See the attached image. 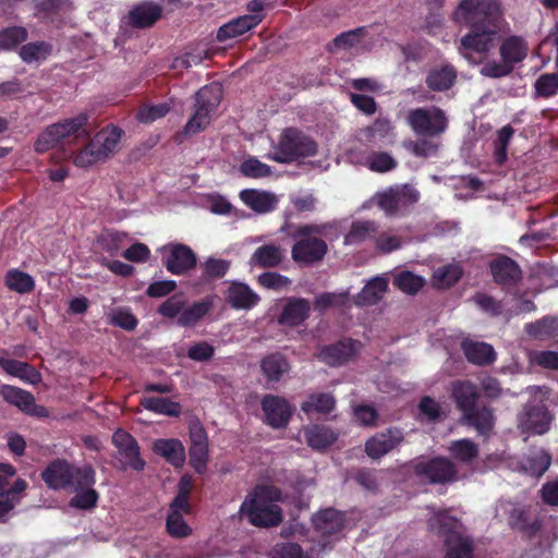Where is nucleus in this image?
Here are the masks:
<instances>
[{
	"instance_id": "52",
	"label": "nucleus",
	"mask_w": 558,
	"mask_h": 558,
	"mask_svg": "<svg viewBox=\"0 0 558 558\" xmlns=\"http://www.w3.org/2000/svg\"><path fill=\"white\" fill-rule=\"evenodd\" d=\"M368 29L366 26H360L354 29L343 32L336 36L332 40L337 49H350L360 45L367 36Z\"/></svg>"
},
{
	"instance_id": "18",
	"label": "nucleus",
	"mask_w": 558,
	"mask_h": 558,
	"mask_svg": "<svg viewBox=\"0 0 558 558\" xmlns=\"http://www.w3.org/2000/svg\"><path fill=\"white\" fill-rule=\"evenodd\" d=\"M311 302L304 298H288L277 318L278 325L288 328H295L303 325L311 314Z\"/></svg>"
},
{
	"instance_id": "6",
	"label": "nucleus",
	"mask_w": 558,
	"mask_h": 558,
	"mask_svg": "<svg viewBox=\"0 0 558 558\" xmlns=\"http://www.w3.org/2000/svg\"><path fill=\"white\" fill-rule=\"evenodd\" d=\"M327 225L306 223L298 226L291 236L295 243L291 250L292 259L300 265H313L324 259L328 252L327 243L320 238Z\"/></svg>"
},
{
	"instance_id": "45",
	"label": "nucleus",
	"mask_w": 558,
	"mask_h": 558,
	"mask_svg": "<svg viewBox=\"0 0 558 558\" xmlns=\"http://www.w3.org/2000/svg\"><path fill=\"white\" fill-rule=\"evenodd\" d=\"M211 301L195 302L191 306L182 310L178 317V324L182 327H190L202 319L211 308Z\"/></svg>"
},
{
	"instance_id": "54",
	"label": "nucleus",
	"mask_w": 558,
	"mask_h": 558,
	"mask_svg": "<svg viewBox=\"0 0 558 558\" xmlns=\"http://www.w3.org/2000/svg\"><path fill=\"white\" fill-rule=\"evenodd\" d=\"M472 301L482 312L490 317H498L502 314V301L497 300L485 292H476L472 296Z\"/></svg>"
},
{
	"instance_id": "32",
	"label": "nucleus",
	"mask_w": 558,
	"mask_h": 558,
	"mask_svg": "<svg viewBox=\"0 0 558 558\" xmlns=\"http://www.w3.org/2000/svg\"><path fill=\"white\" fill-rule=\"evenodd\" d=\"M549 416L544 407L533 405L525 412V418L521 421L522 428L534 435H543L549 429Z\"/></svg>"
},
{
	"instance_id": "36",
	"label": "nucleus",
	"mask_w": 558,
	"mask_h": 558,
	"mask_svg": "<svg viewBox=\"0 0 558 558\" xmlns=\"http://www.w3.org/2000/svg\"><path fill=\"white\" fill-rule=\"evenodd\" d=\"M526 333L537 340H547L558 336V318L544 316L543 318L525 325Z\"/></svg>"
},
{
	"instance_id": "2",
	"label": "nucleus",
	"mask_w": 558,
	"mask_h": 558,
	"mask_svg": "<svg viewBox=\"0 0 558 558\" xmlns=\"http://www.w3.org/2000/svg\"><path fill=\"white\" fill-rule=\"evenodd\" d=\"M450 398L468 426L484 437L492 434L496 423L495 411L490 405L480 404L481 390L476 384L470 379L451 381Z\"/></svg>"
},
{
	"instance_id": "49",
	"label": "nucleus",
	"mask_w": 558,
	"mask_h": 558,
	"mask_svg": "<svg viewBox=\"0 0 558 558\" xmlns=\"http://www.w3.org/2000/svg\"><path fill=\"white\" fill-rule=\"evenodd\" d=\"M231 263L222 258L208 257L202 264V280L204 282L215 281L226 276Z\"/></svg>"
},
{
	"instance_id": "39",
	"label": "nucleus",
	"mask_w": 558,
	"mask_h": 558,
	"mask_svg": "<svg viewBox=\"0 0 558 558\" xmlns=\"http://www.w3.org/2000/svg\"><path fill=\"white\" fill-rule=\"evenodd\" d=\"M72 489L76 494L70 499V507L80 510H92L96 508L99 500V494L94 488V485L78 487V485L75 484Z\"/></svg>"
},
{
	"instance_id": "53",
	"label": "nucleus",
	"mask_w": 558,
	"mask_h": 558,
	"mask_svg": "<svg viewBox=\"0 0 558 558\" xmlns=\"http://www.w3.org/2000/svg\"><path fill=\"white\" fill-rule=\"evenodd\" d=\"M425 281L422 277L404 270L401 271L395 279L393 284L402 292L413 295L416 294L424 286Z\"/></svg>"
},
{
	"instance_id": "19",
	"label": "nucleus",
	"mask_w": 558,
	"mask_h": 558,
	"mask_svg": "<svg viewBox=\"0 0 558 558\" xmlns=\"http://www.w3.org/2000/svg\"><path fill=\"white\" fill-rule=\"evenodd\" d=\"M508 524L512 530L521 532L526 538H534L543 527V520L522 506H513L508 511Z\"/></svg>"
},
{
	"instance_id": "28",
	"label": "nucleus",
	"mask_w": 558,
	"mask_h": 558,
	"mask_svg": "<svg viewBox=\"0 0 558 558\" xmlns=\"http://www.w3.org/2000/svg\"><path fill=\"white\" fill-rule=\"evenodd\" d=\"M462 350L466 360L475 365H490L496 360L494 348L485 342L465 340Z\"/></svg>"
},
{
	"instance_id": "23",
	"label": "nucleus",
	"mask_w": 558,
	"mask_h": 558,
	"mask_svg": "<svg viewBox=\"0 0 558 558\" xmlns=\"http://www.w3.org/2000/svg\"><path fill=\"white\" fill-rule=\"evenodd\" d=\"M260 371L268 387H274L289 373L290 364L283 354L279 352L270 353L262 359Z\"/></svg>"
},
{
	"instance_id": "9",
	"label": "nucleus",
	"mask_w": 558,
	"mask_h": 558,
	"mask_svg": "<svg viewBox=\"0 0 558 558\" xmlns=\"http://www.w3.org/2000/svg\"><path fill=\"white\" fill-rule=\"evenodd\" d=\"M122 134L123 131L118 126L112 125L102 129L74 156V165L80 168H87L106 160L116 151Z\"/></svg>"
},
{
	"instance_id": "48",
	"label": "nucleus",
	"mask_w": 558,
	"mask_h": 558,
	"mask_svg": "<svg viewBox=\"0 0 558 558\" xmlns=\"http://www.w3.org/2000/svg\"><path fill=\"white\" fill-rule=\"evenodd\" d=\"M558 95V72L543 73L534 83V97L548 99Z\"/></svg>"
},
{
	"instance_id": "42",
	"label": "nucleus",
	"mask_w": 558,
	"mask_h": 558,
	"mask_svg": "<svg viewBox=\"0 0 558 558\" xmlns=\"http://www.w3.org/2000/svg\"><path fill=\"white\" fill-rule=\"evenodd\" d=\"M307 445L313 449H325L337 440V435L328 427L313 425L305 430Z\"/></svg>"
},
{
	"instance_id": "7",
	"label": "nucleus",
	"mask_w": 558,
	"mask_h": 558,
	"mask_svg": "<svg viewBox=\"0 0 558 558\" xmlns=\"http://www.w3.org/2000/svg\"><path fill=\"white\" fill-rule=\"evenodd\" d=\"M318 151L317 143L296 128H286L267 158L278 163H292L300 159L314 157Z\"/></svg>"
},
{
	"instance_id": "14",
	"label": "nucleus",
	"mask_w": 558,
	"mask_h": 558,
	"mask_svg": "<svg viewBox=\"0 0 558 558\" xmlns=\"http://www.w3.org/2000/svg\"><path fill=\"white\" fill-rule=\"evenodd\" d=\"M264 413V422L275 428H286L294 413V407L283 397L278 395H265L260 400Z\"/></svg>"
},
{
	"instance_id": "21",
	"label": "nucleus",
	"mask_w": 558,
	"mask_h": 558,
	"mask_svg": "<svg viewBox=\"0 0 558 558\" xmlns=\"http://www.w3.org/2000/svg\"><path fill=\"white\" fill-rule=\"evenodd\" d=\"M459 520L447 511L437 512L428 520L429 530L442 536L446 545L465 539L459 532Z\"/></svg>"
},
{
	"instance_id": "12",
	"label": "nucleus",
	"mask_w": 558,
	"mask_h": 558,
	"mask_svg": "<svg viewBox=\"0 0 558 558\" xmlns=\"http://www.w3.org/2000/svg\"><path fill=\"white\" fill-rule=\"evenodd\" d=\"M493 281L508 294L517 295L523 279L520 265L511 257L500 254L489 262Z\"/></svg>"
},
{
	"instance_id": "62",
	"label": "nucleus",
	"mask_w": 558,
	"mask_h": 558,
	"mask_svg": "<svg viewBox=\"0 0 558 558\" xmlns=\"http://www.w3.org/2000/svg\"><path fill=\"white\" fill-rule=\"evenodd\" d=\"M258 283L266 289L279 291L288 288L291 280L279 272L267 271L258 277Z\"/></svg>"
},
{
	"instance_id": "22",
	"label": "nucleus",
	"mask_w": 558,
	"mask_h": 558,
	"mask_svg": "<svg viewBox=\"0 0 558 558\" xmlns=\"http://www.w3.org/2000/svg\"><path fill=\"white\" fill-rule=\"evenodd\" d=\"M162 14V8L153 1H144L129 12V23L135 28L153 26Z\"/></svg>"
},
{
	"instance_id": "50",
	"label": "nucleus",
	"mask_w": 558,
	"mask_h": 558,
	"mask_svg": "<svg viewBox=\"0 0 558 558\" xmlns=\"http://www.w3.org/2000/svg\"><path fill=\"white\" fill-rule=\"evenodd\" d=\"M1 392L3 399L8 403L15 405L24 413L29 408V405L33 404L34 401V396L29 391H26L15 386H3Z\"/></svg>"
},
{
	"instance_id": "61",
	"label": "nucleus",
	"mask_w": 558,
	"mask_h": 558,
	"mask_svg": "<svg viewBox=\"0 0 558 558\" xmlns=\"http://www.w3.org/2000/svg\"><path fill=\"white\" fill-rule=\"evenodd\" d=\"M397 197L399 208L409 207L416 204L420 201L421 194L416 187L405 183L399 186L392 187Z\"/></svg>"
},
{
	"instance_id": "59",
	"label": "nucleus",
	"mask_w": 558,
	"mask_h": 558,
	"mask_svg": "<svg viewBox=\"0 0 558 558\" xmlns=\"http://www.w3.org/2000/svg\"><path fill=\"white\" fill-rule=\"evenodd\" d=\"M190 465L198 474L207 470L208 445H191L189 448Z\"/></svg>"
},
{
	"instance_id": "43",
	"label": "nucleus",
	"mask_w": 558,
	"mask_h": 558,
	"mask_svg": "<svg viewBox=\"0 0 558 558\" xmlns=\"http://www.w3.org/2000/svg\"><path fill=\"white\" fill-rule=\"evenodd\" d=\"M28 38V31L24 26H8L0 29V52L12 51Z\"/></svg>"
},
{
	"instance_id": "8",
	"label": "nucleus",
	"mask_w": 558,
	"mask_h": 558,
	"mask_svg": "<svg viewBox=\"0 0 558 558\" xmlns=\"http://www.w3.org/2000/svg\"><path fill=\"white\" fill-rule=\"evenodd\" d=\"M222 92L217 86H204L195 95V111L183 130L175 135V141L182 143L187 136L204 131L210 123L211 116L220 105Z\"/></svg>"
},
{
	"instance_id": "4",
	"label": "nucleus",
	"mask_w": 558,
	"mask_h": 558,
	"mask_svg": "<svg viewBox=\"0 0 558 558\" xmlns=\"http://www.w3.org/2000/svg\"><path fill=\"white\" fill-rule=\"evenodd\" d=\"M41 480L53 490L72 489L75 484L78 487L95 485L96 471L90 464L75 466L68 460L58 458L49 462L41 473Z\"/></svg>"
},
{
	"instance_id": "33",
	"label": "nucleus",
	"mask_w": 558,
	"mask_h": 558,
	"mask_svg": "<svg viewBox=\"0 0 558 558\" xmlns=\"http://www.w3.org/2000/svg\"><path fill=\"white\" fill-rule=\"evenodd\" d=\"M240 198L256 213H268L275 208L277 203L275 195L256 190H243L240 193Z\"/></svg>"
},
{
	"instance_id": "55",
	"label": "nucleus",
	"mask_w": 558,
	"mask_h": 558,
	"mask_svg": "<svg viewBox=\"0 0 558 558\" xmlns=\"http://www.w3.org/2000/svg\"><path fill=\"white\" fill-rule=\"evenodd\" d=\"M392 128L388 120L376 119L369 126L363 130L364 136L368 143L378 145L391 132Z\"/></svg>"
},
{
	"instance_id": "41",
	"label": "nucleus",
	"mask_w": 558,
	"mask_h": 558,
	"mask_svg": "<svg viewBox=\"0 0 558 558\" xmlns=\"http://www.w3.org/2000/svg\"><path fill=\"white\" fill-rule=\"evenodd\" d=\"M377 233V225L374 221H354L344 236V244L357 245Z\"/></svg>"
},
{
	"instance_id": "3",
	"label": "nucleus",
	"mask_w": 558,
	"mask_h": 558,
	"mask_svg": "<svg viewBox=\"0 0 558 558\" xmlns=\"http://www.w3.org/2000/svg\"><path fill=\"white\" fill-rule=\"evenodd\" d=\"M282 492L274 485H257L241 505L248 522L257 527H275L283 520L282 509L277 505Z\"/></svg>"
},
{
	"instance_id": "31",
	"label": "nucleus",
	"mask_w": 558,
	"mask_h": 558,
	"mask_svg": "<svg viewBox=\"0 0 558 558\" xmlns=\"http://www.w3.org/2000/svg\"><path fill=\"white\" fill-rule=\"evenodd\" d=\"M284 258L283 250L276 244H264L255 250L251 257V264L259 268H275Z\"/></svg>"
},
{
	"instance_id": "16",
	"label": "nucleus",
	"mask_w": 558,
	"mask_h": 558,
	"mask_svg": "<svg viewBox=\"0 0 558 558\" xmlns=\"http://www.w3.org/2000/svg\"><path fill=\"white\" fill-rule=\"evenodd\" d=\"M403 441V430L391 426L369 437L365 441L364 451L371 459L378 460L397 449Z\"/></svg>"
},
{
	"instance_id": "5",
	"label": "nucleus",
	"mask_w": 558,
	"mask_h": 558,
	"mask_svg": "<svg viewBox=\"0 0 558 558\" xmlns=\"http://www.w3.org/2000/svg\"><path fill=\"white\" fill-rule=\"evenodd\" d=\"M89 116L82 112L76 117L68 118L47 126L38 134L34 143L35 151L44 154L63 142L87 140L89 137V132L86 128Z\"/></svg>"
},
{
	"instance_id": "40",
	"label": "nucleus",
	"mask_w": 558,
	"mask_h": 558,
	"mask_svg": "<svg viewBox=\"0 0 558 558\" xmlns=\"http://www.w3.org/2000/svg\"><path fill=\"white\" fill-rule=\"evenodd\" d=\"M52 48L50 43L44 40L27 43L20 48L19 56L27 64L40 62L51 54Z\"/></svg>"
},
{
	"instance_id": "24",
	"label": "nucleus",
	"mask_w": 558,
	"mask_h": 558,
	"mask_svg": "<svg viewBox=\"0 0 558 558\" xmlns=\"http://www.w3.org/2000/svg\"><path fill=\"white\" fill-rule=\"evenodd\" d=\"M529 53L527 41L519 35H510L506 37L499 46V54L502 61L509 65L522 62Z\"/></svg>"
},
{
	"instance_id": "30",
	"label": "nucleus",
	"mask_w": 558,
	"mask_h": 558,
	"mask_svg": "<svg viewBox=\"0 0 558 558\" xmlns=\"http://www.w3.org/2000/svg\"><path fill=\"white\" fill-rule=\"evenodd\" d=\"M388 289V281L383 277H375L369 280L355 296L357 306H372L377 304Z\"/></svg>"
},
{
	"instance_id": "27",
	"label": "nucleus",
	"mask_w": 558,
	"mask_h": 558,
	"mask_svg": "<svg viewBox=\"0 0 558 558\" xmlns=\"http://www.w3.org/2000/svg\"><path fill=\"white\" fill-rule=\"evenodd\" d=\"M457 81V71L450 65L432 68L425 78V83L430 90L446 92L450 89Z\"/></svg>"
},
{
	"instance_id": "60",
	"label": "nucleus",
	"mask_w": 558,
	"mask_h": 558,
	"mask_svg": "<svg viewBox=\"0 0 558 558\" xmlns=\"http://www.w3.org/2000/svg\"><path fill=\"white\" fill-rule=\"evenodd\" d=\"M368 168L374 172H388L397 167V161L388 153H372L367 158Z\"/></svg>"
},
{
	"instance_id": "15",
	"label": "nucleus",
	"mask_w": 558,
	"mask_h": 558,
	"mask_svg": "<svg viewBox=\"0 0 558 558\" xmlns=\"http://www.w3.org/2000/svg\"><path fill=\"white\" fill-rule=\"evenodd\" d=\"M112 445L118 449L120 456L124 459L121 470L131 469L133 471H143L146 462L141 457V448L137 440L129 432L118 428L112 437Z\"/></svg>"
},
{
	"instance_id": "47",
	"label": "nucleus",
	"mask_w": 558,
	"mask_h": 558,
	"mask_svg": "<svg viewBox=\"0 0 558 558\" xmlns=\"http://www.w3.org/2000/svg\"><path fill=\"white\" fill-rule=\"evenodd\" d=\"M514 135V129L507 124L497 131L494 140V159L496 163L504 165L508 158V147Z\"/></svg>"
},
{
	"instance_id": "57",
	"label": "nucleus",
	"mask_w": 558,
	"mask_h": 558,
	"mask_svg": "<svg viewBox=\"0 0 558 558\" xmlns=\"http://www.w3.org/2000/svg\"><path fill=\"white\" fill-rule=\"evenodd\" d=\"M108 322L112 326L120 327L126 331L134 330L138 325L136 316L125 307H119L109 315Z\"/></svg>"
},
{
	"instance_id": "34",
	"label": "nucleus",
	"mask_w": 558,
	"mask_h": 558,
	"mask_svg": "<svg viewBox=\"0 0 558 558\" xmlns=\"http://www.w3.org/2000/svg\"><path fill=\"white\" fill-rule=\"evenodd\" d=\"M140 404L147 411L156 414L179 417L182 413V407L179 402L163 397H144Z\"/></svg>"
},
{
	"instance_id": "38",
	"label": "nucleus",
	"mask_w": 558,
	"mask_h": 558,
	"mask_svg": "<svg viewBox=\"0 0 558 558\" xmlns=\"http://www.w3.org/2000/svg\"><path fill=\"white\" fill-rule=\"evenodd\" d=\"M450 456L461 463H471L478 457V446L469 438L452 440L448 447Z\"/></svg>"
},
{
	"instance_id": "26",
	"label": "nucleus",
	"mask_w": 558,
	"mask_h": 558,
	"mask_svg": "<svg viewBox=\"0 0 558 558\" xmlns=\"http://www.w3.org/2000/svg\"><path fill=\"white\" fill-rule=\"evenodd\" d=\"M153 450L174 468H181L184 464L185 449L179 439H157L154 442Z\"/></svg>"
},
{
	"instance_id": "25",
	"label": "nucleus",
	"mask_w": 558,
	"mask_h": 558,
	"mask_svg": "<svg viewBox=\"0 0 558 558\" xmlns=\"http://www.w3.org/2000/svg\"><path fill=\"white\" fill-rule=\"evenodd\" d=\"M259 300L258 294L242 282H232L227 291V302L235 310L253 308Z\"/></svg>"
},
{
	"instance_id": "11",
	"label": "nucleus",
	"mask_w": 558,
	"mask_h": 558,
	"mask_svg": "<svg viewBox=\"0 0 558 558\" xmlns=\"http://www.w3.org/2000/svg\"><path fill=\"white\" fill-rule=\"evenodd\" d=\"M407 120L413 132L422 136H439L448 128L445 111L436 106L412 109L409 111Z\"/></svg>"
},
{
	"instance_id": "63",
	"label": "nucleus",
	"mask_w": 558,
	"mask_h": 558,
	"mask_svg": "<svg viewBox=\"0 0 558 558\" xmlns=\"http://www.w3.org/2000/svg\"><path fill=\"white\" fill-rule=\"evenodd\" d=\"M513 71L512 65H509L505 61L490 60L487 61L481 69V74L490 78L505 77L511 74Z\"/></svg>"
},
{
	"instance_id": "13",
	"label": "nucleus",
	"mask_w": 558,
	"mask_h": 558,
	"mask_svg": "<svg viewBox=\"0 0 558 558\" xmlns=\"http://www.w3.org/2000/svg\"><path fill=\"white\" fill-rule=\"evenodd\" d=\"M416 476L425 478L430 484H446L457 478L454 463L445 457H434L417 461L413 465Z\"/></svg>"
},
{
	"instance_id": "10",
	"label": "nucleus",
	"mask_w": 558,
	"mask_h": 558,
	"mask_svg": "<svg viewBox=\"0 0 558 558\" xmlns=\"http://www.w3.org/2000/svg\"><path fill=\"white\" fill-rule=\"evenodd\" d=\"M267 0H252L246 4L247 14L232 19L219 27L216 39L219 43L234 39L258 26L266 17Z\"/></svg>"
},
{
	"instance_id": "58",
	"label": "nucleus",
	"mask_w": 558,
	"mask_h": 558,
	"mask_svg": "<svg viewBox=\"0 0 558 558\" xmlns=\"http://www.w3.org/2000/svg\"><path fill=\"white\" fill-rule=\"evenodd\" d=\"M240 171L244 177L259 179L270 175L271 168L257 158L250 157L241 163Z\"/></svg>"
},
{
	"instance_id": "1",
	"label": "nucleus",
	"mask_w": 558,
	"mask_h": 558,
	"mask_svg": "<svg viewBox=\"0 0 558 558\" xmlns=\"http://www.w3.org/2000/svg\"><path fill=\"white\" fill-rule=\"evenodd\" d=\"M452 20L469 27L460 39L459 50L468 59L476 54L480 61L485 60L498 45L505 21L499 0H461Z\"/></svg>"
},
{
	"instance_id": "37",
	"label": "nucleus",
	"mask_w": 558,
	"mask_h": 558,
	"mask_svg": "<svg viewBox=\"0 0 558 558\" xmlns=\"http://www.w3.org/2000/svg\"><path fill=\"white\" fill-rule=\"evenodd\" d=\"M551 456L545 449L532 451L523 461V470L532 476L541 477L549 469Z\"/></svg>"
},
{
	"instance_id": "35",
	"label": "nucleus",
	"mask_w": 558,
	"mask_h": 558,
	"mask_svg": "<svg viewBox=\"0 0 558 558\" xmlns=\"http://www.w3.org/2000/svg\"><path fill=\"white\" fill-rule=\"evenodd\" d=\"M336 405L335 397L329 392L311 393L307 400L301 404V410L305 414L318 413L329 414Z\"/></svg>"
},
{
	"instance_id": "46",
	"label": "nucleus",
	"mask_w": 558,
	"mask_h": 558,
	"mask_svg": "<svg viewBox=\"0 0 558 558\" xmlns=\"http://www.w3.org/2000/svg\"><path fill=\"white\" fill-rule=\"evenodd\" d=\"M68 3L69 0H32L34 15L41 21L60 15Z\"/></svg>"
},
{
	"instance_id": "44",
	"label": "nucleus",
	"mask_w": 558,
	"mask_h": 558,
	"mask_svg": "<svg viewBox=\"0 0 558 558\" xmlns=\"http://www.w3.org/2000/svg\"><path fill=\"white\" fill-rule=\"evenodd\" d=\"M464 271L460 264H447L435 269L433 280L440 288L453 287L463 276Z\"/></svg>"
},
{
	"instance_id": "64",
	"label": "nucleus",
	"mask_w": 558,
	"mask_h": 558,
	"mask_svg": "<svg viewBox=\"0 0 558 558\" xmlns=\"http://www.w3.org/2000/svg\"><path fill=\"white\" fill-rule=\"evenodd\" d=\"M446 546V558H473V545L469 538Z\"/></svg>"
},
{
	"instance_id": "56",
	"label": "nucleus",
	"mask_w": 558,
	"mask_h": 558,
	"mask_svg": "<svg viewBox=\"0 0 558 558\" xmlns=\"http://www.w3.org/2000/svg\"><path fill=\"white\" fill-rule=\"evenodd\" d=\"M166 530L174 538H185L192 534V527L185 522L182 513L177 511L168 513Z\"/></svg>"
},
{
	"instance_id": "51",
	"label": "nucleus",
	"mask_w": 558,
	"mask_h": 558,
	"mask_svg": "<svg viewBox=\"0 0 558 558\" xmlns=\"http://www.w3.org/2000/svg\"><path fill=\"white\" fill-rule=\"evenodd\" d=\"M5 286L19 293H28L34 290L35 281L33 277L19 269H11L5 275Z\"/></svg>"
},
{
	"instance_id": "29",
	"label": "nucleus",
	"mask_w": 558,
	"mask_h": 558,
	"mask_svg": "<svg viewBox=\"0 0 558 558\" xmlns=\"http://www.w3.org/2000/svg\"><path fill=\"white\" fill-rule=\"evenodd\" d=\"M343 515L341 512L329 508L319 511L313 518L314 527L323 535H335L343 529Z\"/></svg>"
},
{
	"instance_id": "17",
	"label": "nucleus",
	"mask_w": 558,
	"mask_h": 558,
	"mask_svg": "<svg viewBox=\"0 0 558 558\" xmlns=\"http://www.w3.org/2000/svg\"><path fill=\"white\" fill-rule=\"evenodd\" d=\"M163 248L168 250L169 254L163 257L162 264L170 274L182 276L196 267L197 257L190 246L174 243Z\"/></svg>"
},
{
	"instance_id": "20",
	"label": "nucleus",
	"mask_w": 558,
	"mask_h": 558,
	"mask_svg": "<svg viewBox=\"0 0 558 558\" xmlns=\"http://www.w3.org/2000/svg\"><path fill=\"white\" fill-rule=\"evenodd\" d=\"M355 353V342L345 339L323 347L317 356L319 361L329 366H340L350 361Z\"/></svg>"
}]
</instances>
